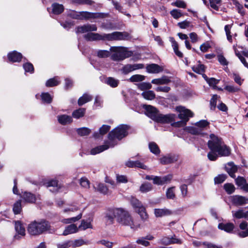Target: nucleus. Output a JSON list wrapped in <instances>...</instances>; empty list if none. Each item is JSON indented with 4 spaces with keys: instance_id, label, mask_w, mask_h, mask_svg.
Instances as JSON below:
<instances>
[{
    "instance_id": "nucleus-32",
    "label": "nucleus",
    "mask_w": 248,
    "mask_h": 248,
    "mask_svg": "<svg viewBox=\"0 0 248 248\" xmlns=\"http://www.w3.org/2000/svg\"><path fill=\"white\" fill-rule=\"evenodd\" d=\"M15 230L16 232L22 236L25 235V229L23 225L19 221L15 222Z\"/></svg>"
},
{
    "instance_id": "nucleus-55",
    "label": "nucleus",
    "mask_w": 248,
    "mask_h": 248,
    "mask_svg": "<svg viewBox=\"0 0 248 248\" xmlns=\"http://www.w3.org/2000/svg\"><path fill=\"white\" fill-rule=\"evenodd\" d=\"M171 4L173 6H176L181 8H186V4L185 1L181 0H177L175 2H173Z\"/></svg>"
},
{
    "instance_id": "nucleus-3",
    "label": "nucleus",
    "mask_w": 248,
    "mask_h": 248,
    "mask_svg": "<svg viewBox=\"0 0 248 248\" xmlns=\"http://www.w3.org/2000/svg\"><path fill=\"white\" fill-rule=\"evenodd\" d=\"M50 226L48 221L43 220L40 222H34L30 224L28 228V231L30 234L33 235H39L49 230Z\"/></svg>"
},
{
    "instance_id": "nucleus-10",
    "label": "nucleus",
    "mask_w": 248,
    "mask_h": 248,
    "mask_svg": "<svg viewBox=\"0 0 248 248\" xmlns=\"http://www.w3.org/2000/svg\"><path fill=\"white\" fill-rule=\"evenodd\" d=\"M154 120L161 123H169L175 121V115L174 114H169L163 115L158 113L156 116H153Z\"/></svg>"
},
{
    "instance_id": "nucleus-46",
    "label": "nucleus",
    "mask_w": 248,
    "mask_h": 248,
    "mask_svg": "<svg viewBox=\"0 0 248 248\" xmlns=\"http://www.w3.org/2000/svg\"><path fill=\"white\" fill-rule=\"evenodd\" d=\"M175 187H171L169 188L166 191V197L169 199H174L175 197Z\"/></svg>"
},
{
    "instance_id": "nucleus-12",
    "label": "nucleus",
    "mask_w": 248,
    "mask_h": 248,
    "mask_svg": "<svg viewBox=\"0 0 248 248\" xmlns=\"http://www.w3.org/2000/svg\"><path fill=\"white\" fill-rule=\"evenodd\" d=\"M178 158V155L169 154L161 157L159 161L161 164L166 165L176 162Z\"/></svg>"
},
{
    "instance_id": "nucleus-49",
    "label": "nucleus",
    "mask_w": 248,
    "mask_h": 248,
    "mask_svg": "<svg viewBox=\"0 0 248 248\" xmlns=\"http://www.w3.org/2000/svg\"><path fill=\"white\" fill-rule=\"evenodd\" d=\"M224 188L228 194H231L234 192L235 189L234 186L230 183L225 184L224 185Z\"/></svg>"
},
{
    "instance_id": "nucleus-61",
    "label": "nucleus",
    "mask_w": 248,
    "mask_h": 248,
    "mask_svg": "<svg viewBox=\"0 0 248 248\" xmlns=\"http://www.w3.org/2000/svg\"><path fill=\"white\" fill-rule=\"evenodd\" d=\"M159 243L164 245H169L171 244V237H163L159 240Z\"/></svg>"
},
{
    "instance_id": "nucleus-56",
    "label": "nucleus",
    "mask_w": 248,
    "mask_h": 248,
    "mask_svg": "<svg viewBox=\"0 0 248 248\" xmlns=\"http://www.w3.org/2000/svg\"><path fill=\"white\" fill-rule=\"evenodd\" d=\"M97 55L99 58H107L110 55V52L108 50H99L97 52Z\"/></svg>"
},
{
    "instance_id": "nucleus-62",
    "label": "nucleus",
    "mask_w": 248,
    "mask_h": 248,
    "mask_svg": "<svg viewBox=\"0 0 248 248\" xmlns=\"http://www.w3.org/2000/svg\"><path fill=\"white\" fill-rule=\"evenodd\" d=\"M138 88L141 90H145L150 89L152 88V85L149 83L142 82L138 85Z\"/></svg>"
},
{
    "instance_id": "nucleus-53",
    "label": "nucleus",
    "mask_w": 248,
    "mask_h": 248,
    "mask_svg": "<svg viewBox=\"0 0 248 248\" xmlns=\"http://www.w3.org/2000/svg\"><path fill=\"white\" fill-rule=\"evenodd\" d=\"M170 14L174 19H178L183 16V14L178 9H174L170 12Z\"/></svg>"
},
{
    "instance_id": "nucleus-57",
    "label": "nucleus",
    "mask_w": 248,
    "mask_h": 248,
    "mask_svg": "<svg viewBox=\"0 0 248 248\" xmlns=\"http://www.w3.org/2000/svg\"><path fill=\"white\" fill-rule=\"evenodd\" d=\"M92 226L91 223L89 222L85 221V220H82L80 225L79 226L78 228L79 229L85 230L88 228H92Z\"/></svg>"
},
{
    "instance_id": "nucleus-7",
    "label": "nucleus",
    "mask_w": 248,
    "mask_h": 248,
    "mask_svg": "<svg viewBox=\"0 0 248 248\" xmlns=\"http://www.w3.org/2000/svg\"><path fill=\"white\" fill-rule=\"evenodd\" d=\"M210 123L205 120H200L192 126H187L186 130L193 135H203V131L209 128Z\"/></svg>"
},
{
    "instance_id": "nucleus-40",
    "label": "nucleus",
    "mask_w": 248,
    "mask_h": 248,
    "mask_svg": "<svg viewBox=\"0 0 248 248\" xmlns=\"http://www.w3.org/2000/svg\"><path fill=\"white\" fill-rule=\"evenodd\" d=\"M149 148L150 151L155 155H158L160 153L159 147L155 142H150L149 143Z\"/></svg>"
},
{
    "instance_id": "nucleus-63",
    "label": "nucleus",
    "mask_w": 248,
    "mask_h": 248,
    "mask_svg": "<svg viewBox=\"0 0 248 248\" xmlns=\"http://www.w3.org/2000/svg\"><path fill=\"white\" fill-rule=\"evenodd\" d=\"M219 81V79H216L214 78H211L208 79L207 83L209 86H212L213 88L216 87V85L218 84Z\"/></svg>"
},
{
    "instance_id": "nucleus-17",
    "label": "nucleus",
    "mask_w": 248,
    "mask_h": 248,
    "mask_svg": "<svg viewBox=\"0 0 248 248\" xmlns=\"http://www.w3.org/2000/svg\"><path fill=\"white\" fill-rule=\"evenodd\" d=\"M232 216L236 219L245 218L248 219V210L245 211L243 208H240L237 211H232Z\"/></svg>"
},
{
    "instance_id": "nucleus-21",
    "label": "nucleus",
    "mask_w": 248,
    "mask_h": 248,
    "mask_svg": "<svg viewBox=\"0 0 248 248\" xmlns=\"http://www.w3.org/2000/svg\"><path fill=\"white\" fill-rule=\"evenodd\" d=\"M22 58V54L16 51H13L8 54V60L12 62H19Z\"/></svg>"
},
{
    "instance_id": "nucleus-6",
    "label": "nucleus",
    "mask_w": 248,
    "mask_h": 248,
    "mask_svg": "<svg viewBox=\"0 0 248 248\" xmlns=\"http://www.w3.org/2000/svg\"><path fill=\"white\" fill-rule=\"evenodd\" d=\"M110 51L113 52L111 55V60L115 61H122L132 54L131 51H128L126 48L122 46H112Z\"/></svg>"
},
{
    "instance_id": "nucleus-29",
    "label": "nucleus",
    "mask_w": 248,
    "mask_h": 248,
    "mask_svg": "<svg viewBox=\"0 0 248 248\" xmlns=\"http://www.w3.org/2000/svg\"><path fill=\"white\" fill-rule=\"evenodd\" d=\"M170 40L171 43L172 47H173V49L175 54L179 58H182L183 54L182 52L179 50L178 45L177 43L175 41L173 37H170Z\"/></svg>"
},
{
    "instance_id": "nucleus-33",
    "label": "nucleus",
    "mask_w": 248,
    "mask_h": 248,
    "mask_svg": "<svg viewBox=\"0 0 248 248\" xmlns=\"http://www.w3.org/2000/svg\"><path fill=\"white\" fill-rule=\"evenodd\" d=\"M153 189L152 185L148 182H145L141 184L140 187V191L141 193H147Z\"/></svg>"
},
{
    "instance_id": "nucleus-15",
    "label": "nucleus",
    "mask_w": 248,
    "mask_h": 248,
    "mask_svg": "<svg viewBox=\"0 0 248 248\" xmlns=\"http://www.w3.org/2000/svg\"><path fill=\"white\" fill-rule=\"evenodd\" d=\"M172 179V175L169 174L163 177L155 176L153 183L155 185H162L169 182Z\"/></svg>"
},
{
    "instance_id": "nucleus-37",
    "label": "nucleus",
    "mask_w": 248,
    "mask_h": 248,
    "mask_svg": "<svg viewBox=\"0 0 248 248\" xmlns=\"http://www.w3.org/2000/svg\"><path fill=\"white\" fill-rule=\"evenodd\" d=\"M86 109L84 108H80L74 110L72 113V116L76 119H79L82 117L85 113Z\"/></svg>"
},
{
    "instance_id": "nucleus-34",
    "label": "nucleus",
    "mask_w": 248,
    "mask_h": 248,
    "mask_svg": "<svg viewBox=\"0 0 248 248\" xmlns=\"http://www.w3.org/2000/svg\"><path fill=\"white\" fill-rule=\"evenodd\" d=\"M23 198L24 200L28 202H34L36 201V197L35 195L30 192H25L23 195Z\"/></svg>"
},
{
    "instance_id": "nucleus-11",
    "label": "nucleus",
    "mask_w": 248,
    "mask_h": 248,
    "mask_svg": "<svg viewBox=\"0 0 248 248\" xmlns=\"http://www.w3.org/2000/svg\"><path fill=\"white\" fill-rule=\"evenodd\" d=\"M116 145V143H110L109 141L106 142L105 144L93 148L91 151V154L95 155L96 154L100 153L103 151L108 149L109 148H112Z\"/></svg>"
},
{
    "instance_id": "nucleus-19",
    "label": "nucleus",
    "mask_w": 248,
    "mask_h": 248,
    "mask_svg": "<svg viewBox=\"0 0 248 248\" xmlns=\"http://www.w3.org/2000/svg\"><path fill=\"white\" fill-rule=\"evenodd\" d=\"M57 120L58 122L62 125L69 124L73 121L71 116L65 114L58 115Z\"/></svg>"
},
{
    "instance_id": "nucleus-30",
    "label": "nucleus",
    "mask_w": 248,
    "mask_h": 248,
    "mask_svg": "<svg viewBox=\"0 0 248 248\" xmlns=\"http://www.w3.org/2000/svg\"><path fill=\"white\" fill-rule=\"evenodd\" d=\"M92 100V96L87 93H85L78 99V105L79 106H82L84 104L91 101Z\"/></svg>"
},
{
    "instance_id": "nucleus-44",
    "label": "nucleus",
    "mask_w": 248,
    "mask_h": 248,
    "mask_svg": "<svg viewBox=\"0 0 248 248\" xmlns=\"http://www.w3.org/2000/svg\"><path fill=\"white\" fill-rule=\"evenodd\" d=\"M13 210L15 214H18L22 210L20 201H17L13 205Z\"/></svg>"
},
{
    "instance_id": "nucleus-25",
    "label": "nucleus",
    "mask_w": 248,
    "mask_h": 248,
    "mask_svg": "<svg viewBox=\"0 0 248 248\" xmlns=\"http://www.w3.org/2000/svg\"><path fill=\"white\" fill-rule=\"evenodd\" d=\"M226 169L231 177H235L234 173L237 171L238 169L237 166L234 165L233 162H229L226 167Z\"/></svg>"
},
{
    "instance_id": "nucleus-48",
    "label": "nucleus",
    "mask_w": 248,
    "mask_h": 248,
    "mask_svg": "<svg viewBox=\"0 0 248 248\" xmlns=\"http://www.w3.org/2000/svg\"><path fill=\"white\" fill-rule=\"evenodd\" d=\"M145 78L144 76L141 75H134L131 76L129 78V81L132 82H140L143 81Z\"/></svg>"
},
{
    "instance_id": "nucleus-42",
    "label": "nucleus",
    "mask_w": 248,
    "mask_h": 248,
    "mask_svg": "<svg viewBox=\"0 0 248 248\" xmlns=\"http://www.w3.org/2000/svg\"><path fill=\"white\" fill-rule=\"evenodd\" d=\"M211 8L215 10H218L221 3V0H209Z\"/></svg>"
},
{
    "instance_id": "nucleus-38",
    "label": "nucleus",
    "mask_w": 248,
    "mask_h": 248,
    "mask_svg": "<svg viewBox=\"0 0 248 248\" xmlns=\"http://www.w3.org/2000/svg\"><path fill=\"white\" fill-rule=\"evenodd\" d=\"M106 83L112 88L118 86L119 80L112 77H108L106 80Z\"/></svg>"
},
{
    "instance_id": "nucleus-60",
    "label": "nucleus",
    "mask_w": 248,
    "mask_h": 248,
    "mask_svg": "<svg viewBox=\"0 0 248 248\" xmlns=\"http://www.w3.org/2000/svg\"><path fill=\"white\" fill-rule=\"evenodd\" d=\"M23 68L26 72L33 73L34 71V68L32 64L30 62H27L23 64Z\"/></svg>"
},
{
    "instance_id": "nucleus-13",
    "label": "nucleus",
    "mask_w": 248,
    "mask_h": 248,
    "mask_svg": "<svg viewBox=\"0 0 248 248\" xmlns=\"http://www.w3.org/2000/svg\"><path fill=\"white\" fill-rule=\"evenodd\" d=\"M232 202L236 206H243L248 203V198L240 195L232 197Z\"/></svg>"
},
{
    "instance_id": "nucleus-9",
    "label": "nucleus",
    "mask_w": 248,
    "mask_h": 248,
    "mask_svg": "<svg viewBox=\"0 0 248 248\" xmlns=\"http://www.w3.org/2000/svg\"><path fill=\"white\" fill-rule=\"evenodd\" d=\"M128 37L126 33L115 31L111 33L104 34L103 40L113 41L124 40Z\"/></svg>"
},
{
    "instance_id": "nucleus-35",
    "label": "nucleus",
    "mask_w": 248,
    "mask_h": 248,
    "mask_svg": "<svg viewBox=\"0 0 248 248\" xmlns=\"http://www.w3.org/2000/svg\"><path fill=\"white\" fill-rule=\"evenodd\" d=\"M52 7L53 13L56 15L60 14L63 12L64 10L63 5L57 3H53L52 5Z\"/></svg>"
},
{
    "instance_id": "nucleus-45",
    "label": "nucleus",
    "mask_w": 248,
    "mask_h": 248,
    "mask_svg": "<svg viewBox=\"0 0 248 248\" xmlns=\"http://www.w3.org/2000/svg\"><path fill=\"white\" fill-rule=\"evenodd\" d=\"M192 70L198 74H202L205 71V66L204 65L199 63L197 65L193 66Z\"/></svg>"
},
{
    "instance_id": "nucleus-22",
    "label": "nucleus",
    "mask_w": 248,
    "mask_h": 248,
    "mask_svg": "<svg viewBox=\"0 0 248 248\" xmlns=\"http://www.w3.org/2000/svg\"><path fill=\"white\" fill-rule=\"evenodd\" d=\"M154 214L156 217H161L164 216L170 215L172 214V212L170 210L167 208L155 209Z\"/></svg>"
},
{
    "instance_id": "nucleus-59",
    "label": "nucleus",
    "mask_w": 248,
    "mask_h": 248,
    "mask_svg": "<svg viewBox=\"0 0 248 248\" xmlns=\"http://www.w3.org/2000/svg\"><path fill=\"white\" fill-rule=\"evenodd\" d=\"M72 240H68L61 243L57 244V248H69L71 246Z\"/></svg>"
},
{
    "instance_id": "nucleus-2",
    "label": "nucleus",
    "mask_w": 248,
    "mask_h": 248,
    "mask_svg": "<svg viewBox=\"0 0 248 248\" xmlns=\"http://www.w3.org/2000/svg\"><path fill=\"white\" fill-rule=\"evenodd\" d=\"M113 216L119 224L129 226L133 231L140 228L139 221L134 219L126 210L121 208L116 209L113 211Z\"/></svg>"
},
{
    "instance_id": "nucleus-50",
    "label": "nucleus",
    "mask_w": 248,
    "mask_h": 248,
    "mask_svg": "<svg viewBox=\"0 0 248 248\" xmlns=\"http://www.w3.org/2000/svg\"><path fill=\"white\" fill-rule=\"evenodd\" d=\"M78 135L81 136H85L88 135L91 133V130L86 127H82L77 130Z\"/></svg>"
},
{
    "instance_id": "nucleus-5",
    "label": "nucleus",
    "mask_w": 248,
    "mask_h": 248,
    "mask_svg": "<svg viewBox=\"0 0 248 248\" xmlns=\"http://www.w3.org/2000/svg\"><path fill=\"white\" fill-rule=\"evenodd\" d=\"M107 14L103 13H91L86 11L77 12L72 11L70 14V16L76 19H89L103 18L106 16Z\"/></svg>"
},
{
    "instance_id": "nucleus-43",
    "label": "nucleus",
    "mask_w": 248,
    "mask_h": 248,
    "mask_svg": "<svg viewBox=\"0 0 248 248\" xmlns=\"http://www.w3.org/2000/svg\"><path fill=\"white\" fill-rule=\"evenodd\" d=\"M82 217V214L80 213L76 217H73L69 218L63 219L62 220V222L65 224H69L72 222H76L80 219Z\"/></svg>"
},
{
    "instance_id": "nucleus-31",
    "label": "nucleus",
    "mask_w": 248,
    "mask_h": 248,
    "mask_svg": "<svg viewBox=\"0 0 248 248\" xmlns=\"http://www.w3.org/2000/svg\"><path fill=\"white\" fill-rule=\"evenodd\" d=\"M110 127L108 125H103L99 129V133L95 132L93 134L95 138L99 137V135H103L106 134L110 129Z\"/></svg>"
},
{
    "instance_id": "nucleus-36",
    "label": "nucleus",
    "mask_w": 248,
    "mask_h": 248,
    "mask_svg": "<svg viewBox=\"0 0 248 248\" xmlns=\"http://www.w3.org/2000/svg\"><path fill=\"white\" fill-rule=\"evenodd\" d=\"M130 203L136 211L143 207L142 203L136 198L131 197L130 199Z\"/></svg>"
},
{
    "instance_id": "nucleus-51",
    "label": "nucleus",
    "mask_w": 248,
    "mask_h": 248,
    "mask_svg": "<svg viewBox=\"0 0 248 248\" xmlns=\"http://www.w3.org/2000/svg\"><path fill=\"white\" fill-rule=\"evenodd\" d=\"M59 84V81L57 79V78H50L47 80L46 83V85L47 87H53L57 86Z\"/></svg>"
},
{
    "instance_id": "nucleus-18",
    "label": "nucleus",
    "mask_w": 248,
    "mask_h": 248,
    "mask_svg": "<svg viewBox=\"0 0 248 248\" xmlns=\"http://www.w3.org/2000/svg\"><path fill=\"white\" fill-rule=\"evenodd\" d=\"M44 184L46 187H50L49 190L53 192L58 191L60 188L57 180L54 179L49 180L45 182Z\"/></svg>"
},
{
    "instance_id": "nucleus-14",
    "label": "nucleus",
    "mask_w": 248,
    "mask_h": 248,
    "mask_svg": "<svg viewBox=\"0 0 248 248\" xmlns=\"http://www.w3.org/2000/svg\"><path fill=\"white\" fill-rule=\"evenodd\" d=\"M97 27L94 24H86L82 26L78 27L77 28V33H85L87 32L96 31L97 30Z\"/></svg>"
},
{
    "instance_id": "nucleus-64",
    "label": "nucleus",
    "mask_w": 248,
    "mask_h": 248,
    "mask_svg": "<svg viewBox=\"0 0 248 248\" xmlns=\"http://www.w3.org/2000/svg\"><path fill=\"white\" fill-rule=\"evenodd\" d=\"M236 184L241 187L246 183V179L243 177H238L235 180Z\"/></svg>"
},
{
    "instance_id": "nucleus-26",
    "label": "nucleus",
    "mask_w": 248,
    "mask_h": 248,
    "mask_svg": "<svg viewBox=\"0 0 248 248\" xmlns=\"http://www.w3.org/2000/svg\"><path fill=\"white\" fill-rule=\"evenodd\" d=\"M234 228V226L232 223H219L218 225V228L220 230H223L227 232H231Z\"/></svg>"
},
{
    "instance_id": "nucleus-41",
    "label": "nucleus",
    "mask_w": 248,
    "mask_h": 248,
    "mask_svg": "<svg viewBox=\"0 0 248 248\" xmlns=\"http://www.w3.org/2000/svg\"><path fill=\"white\" fill-rule=\"evenodd\" d=\"M136 212L139 214L141 219L145 221L147 220L148 216L146 212V209L144 207H141L140 209H139Z\"/></svg>"
},
{
    "instance_id": "nucleus-47",
    "label": "nucleus",
    "mask_w": 248,
    "mask_h": 248,
    "mask_svg": "<svg viewBox=\"0 0 248 248\" xmlns=\"http://www.w3.org/2000/svg\"><path fill=\"white\" fill-rule=\"evenodd\" d=\"M72 2L77 4H85L88 5H92L94 3V1L92 0H72Z\"/></svg>"
},
{
    "instance_id": "nucleus-4",
    "label": "nucleus",
    "mask_w": 248,
    "mask_h": 248,
    "mask_svg": "<svg viewBox=\"0 0 248 248\" xmlns=\"http://www.w3.org/2000/svg\"><path fill=\"white\" fill-rule=\"evenodd\" d=\"M128 126L126 125H120L109 133L108 138L110 143H116L115 139L122 140L127 135Z\"/></svg>"
},
{
    "instance_id": "nucleus-8",
    "label": "nucleus",
    "mask_w": 248,
    "mask_h": 248,
    "mask_svg": "<svg viewBox=\"0 0 248 248\" xmlns=\"http://www.w3.org/2000/svg\"><path fill=\"white\" fill-rule=\"evenodd\" d=\"M176 110L179 112L178 118L186 123H187L190 118L193 116V113L190 110L184 107H177Z\"/></svg>"
},
{
    "instance_id": "nucleus-1",
    "label": "nucleus",
    "mask_w": 248,
    "mask_h": 248,
    "mask_svg": "<svg viewBox=\"0 0 248 248\" xmlns=\"http://www.w3.org/2000/svg\"><path fill=\"white\" fill-rule=\"evenodd\" d=\"M208 147L210 152L208 157L211 161L216 160L218 156H228L231 154V149L222 141V139L214 134L210 135Z\"/></svg>"
},
{
    "instance_id": "nucleus-39",
    "label": "nucleus",
    "mask_w": 248,
    "mask_h": 248,
    "mask_svg": "<svg viewBox=\"0 0 248 248\" xmlns=\"http://www.w3.org/2000/svg\"><path fill=\"white\" fill-rule=\"evenodd\" d=\"M141 95L144 98L147 100H152L155 98V94L153 91L149 90L145 92H143L141 93Z\"/></svg>"
},
{
    "instance_id": "nucleus-16",
    "label": "nucleus",
    "mask_w": 248,
    "mask_h": 248,
    "mask_svg": "<svg viewBox=\"0 0 248 248\" xmlns=\"http://www.w3.org/2000/svg\"><path fill=\"white\" fill-rule=\"evenodd\" d=\"M146 71L149 73L158 74L163 71V67L157 64H148L146 67Z\"/></svg>"
},
{
    "instance_id": "nucleus-52",
    "label": "nucleus",
    "mask_w": 248,
    "mask_h": 248,
    "mask_svg": "<svg viewBox=\"0 0 248 248\" xmlns=\"http://www.w3.org/2000/svg\"><path fill=\"white\" fill-rule=\"evenodd\" d=\"M96 188L98 191L104 194H107L108 192V188L103 184H99Z\"/></svg>"
},
{
    "instance_id": "nucleus-54",
    "label": "nucleus",
    "mask_w": 248,
    "mask_h": 248,
    "mask_svg": "<svg viewBox=\"0 0 248 248\" xmlns=\"http://www.w3.org/2000/svg\"><path fill=\"white\" fill-rule=\"evenodd\" d=\"M121 72L124 75H126L133 71L132 64H127L124 65L121 69Z\"/></svg>"
},
{
    "instance_id": "nucleus-27",
    "label": "nucleus",
    "mask_w": 248,
    "mask_h": 248,
    "mask_svg": "<svg viewBox=\"0 0 248 248\" xmlns=\"http://www.w3.org/2000/svg\"><path fill=\"white\" fill-rule=\"evenodd\" d=\"M78 228L74 224H70L67 226L62 233V235L65 236L70 234L77 232L78 231Z\"/></svg>"
},
{
    "instance_id": "nucleus-23",
    "label": "nucleus",
    "mask_w": 248,
    "mask_h": 248,
    "mask_svg": "<svg viewBox=\"0 0 248 248\" xmlns=\"http://www.w3.org/2000/svg\"><path fill=\"white\" fill-rule=\"evenodd\" d=\"M84 38L89 41L103 40V35L90 32L85 34Z\"/></svg>"
},
{
    "instance_id": "nucleus-58",
    "label": "nucleus",
    "mask_w": 248,
    "mask_h": 248,
    "mask_svg": "<svg viewBox=\"0 0 248 248\" xmlns=\"http://www.w3.org/2000/svg\"><path fill=\"white\" fill-rule=\"evenodd\" d=\"M226 178V176L224 174H219L214 178L215 183L219 184L223 183Z\"/></svg>"
},
{
    "instance_id": "nucleus-24",
    "label": "nucleus",
    "mask_w": 248,
    "mask_h": 248,
    "mask_svg": "<svg viewBox=\"0 0 248 248\" xmlns=\"http://www.w3.org/2000/svg\"><path fill=\"white\" fill-rule=\"evenodd\" d=\"M144 108L146 111L147 115L154 120V118L152 116H156L158 114L157 109L150 105H145Z\"/></svg>"
},
{
    "instance_id": "nucleus-28",
    "label": "nucleus",
    "mask_w": 248,
    "mask_h": 248,
    "mask_svg": "<svg viewBox=\"0 0 248 248\" xmlns=\"http://www.w3.org/2000/svg\"><path fill=\"white\" fill-rule=\"evenodd\" d=\"M170 82V79L166 77L163 76L161 78L154 79L152 80L151 83L156 85L167 84Z\"/></svg>"
},
{
    "instance_id": "nucleus-20",
    "label": "nucleus",
    "mask_w": 248,
    "mask_h": 248,
    "mask_svg": "<svg viewBox=\"0 0 248 248\" xmlns=\"http://www.w3.org/2000/svg\"><path fill=\"white\" fill-rule=\"evenodd\" d=\"M35 97L37 99L40 98L43 103L47 104L51 103L53 99V97L48 93H43L41 95L37 94Z\"/></svg>"
}]
</instances>
